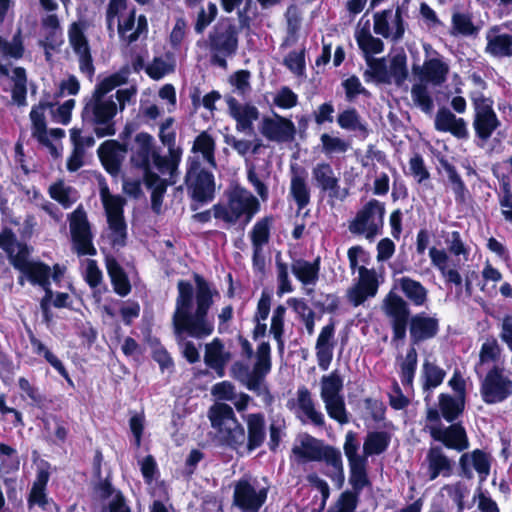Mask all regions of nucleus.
Listing matches in <instances>:
<instances>
[{
  "mask_svg": "<svg viewBox=\"0 0 512 512\" xmlns=\"http://www.w3.org/2000/svg\"><path fill=\"white\" fill-rule=\"evenodd\" d=\"M196 289L185 280L177 283L178 294L175 300V310L172 315V325L178 344L184 357L194 363L199 360V352L186 335L201 339L210 336L214 331V317L209 310L218 295L201 277L196 276Z\"/></svg>",
  "mask_w": 512,
  "mask_h": 512,
  "instance_id": "1",
  "label": "nucleus"
},
{
  "mask_svg": "<svg viewBox=\"0 0 512 512\" xmlns=\"http://www.w3.org/2000/svg\"><path fill=\"white\" fill-rule=\"evenodd\" d=\"M209 419L220 439L227 445L238 448L245 444V430L229 405L215 403L209 410ZM246 423L248 428L247 448L252 451L260 447L265 439L264 416L260 413L249 414L246 417Z\"/></svg>",
  "mask_w": 512,
  "mask_h": 512,
  "instance_id": "2",
  "label": "nucleus"
},
{
  "mask_svg": "<svg viewBox=\"0 0 512 512\" xmlns=\"http://www.w3.org/2000/svg\"><path fill=\"white\" fill-rule=\"evenodd\" d=\"M135 94L134 87L119 89L115 95L117 102L113 96L91 95L83 109V118L95 126L94 131L98 137L113 136L116 133L114 117L118 110H124L126 104L131 102Z\"/></svg>",
  "mask_w": 512,
  "mask_h": 512,
  "instance_id": "3",
  "label": "nucleus"
},
{
  "mask_svg": "<svg viewBox=\"0 0 512 512\" xmlns=\"http://www.w3.org/2000/svg\"><path fill=\"white\" fill-rule=\"evenodd\" d=\"M446 243L448 252L436 247L429 249L431 264L439 270L447 283L460 286L463 278L458 268L468 260L469 248L462 241L458 231H453Z\"/></svg>",
  "mask_w": 512,
  "mask_h": 512,
  "instance_id": "4",
  "label": "nucleus"
},
{
  "mask_svg": "<svg viewBox=\"0 0 512 512\" xmlns=\"http://www.w3.org/2000/svg\"><path fill=\"white\" fill-rule=\"evenodd\" d=\"M259 210V200L250 191L239 186L229 190L227 203L212 207L214 217L229 224H235L241 219L248 224Z\"/></svg>",
  "mask_w": 512,
  "mask_h": 512,
  "instance_id": "5",
  "label": "nucleus"
},
{
  "mask_svg": "<svg viewBox=\"0 0 512 512\" xmlns=\"http://www.w3.org/2000/svg\"><path fill=\"white\" fill-rule=\"evenodd\" d=\"M271 348L269 343L262 342L256 351V362L251 370L243 363H235L232 371L237 379H239L249 390L258 391L261 387L262 379L271 370Z\"/></svg>",
  "mask_w": 512,
  "mask_h": 512,
  "instance_id": "6",
  "label": "nucleus"
},
{
  "mask_svg": "<svg viewBox=\"0 0 512 512\" xmlns=\"http://www.w3.org/2000/svg\"><path fill=\"white\" fill-rule=\"evenodd\" d=\"M236 29L231 24H218L208 36V48L211 62L221 68H226V58L233 55L237 49Z\"/></svg>",
  "mask_w": 512,
  "mask_h": 512,
  "instance_id": "7",
  "label": "nucleus"
},
{
  "mask_svg": "<svg viewBox=\"0 0 512 512\" xmlns=\"http://www.w3.org/2000/svg\"><path fill=\"white\" fill-rule=\"evenodd\" d=\"M385 207L378 200H370L349 224L352 234L363 235L367 240L373 241L381 233Z\"/></svg>",
  "mask_w": 512,
  "mask_h": 512,
  "instance_id": "8",
  "label": "nucleus"
},
{
  "mask_svg": "<svg viewBox=\"0 0 512 512\" xmlns=\"http://www.w3.org/2000/svg\"><path fill=\"white\" fill-rule=\"evenodd\" d=\"M471 101L474 108L473 128L476 136L486 142L501 126L496 112L493 109V100L482 93H473Z\"/></svg>",
  "mask_w": 512,
  "mask_h": 512,
  "instance_id": "9",
  "label": "nucleus"
},
{
  "mask_svg": "<svg viewBox=\"0 0 512 512\" xmlns=\"http://www.w3.org/2000/svg\"><path fill=\"white\" fill-rule=\"evenodd\" d=\"M267 494L268 488L255 479L242 478L234 484L233 504L243 512H258Z\"/></svg>",
  "mask_w": 512,
  "mask_h": 512,
  "instance_id": "10",
  "label": "nucleus"
},
{
  "mask_svg": "<svg viewBox=\"0 0 512 512\" xmlns=\"http://www.w3.org/2000/svg\"><path fill=\"white\" fill-rule=\"evenodd\" d=\"M360 442L356 433L348 431L343 445L344 454L350 469V483L355 490H362L368 483L366 456L359 453Z\"/></svg>",
  "mask_w": 512,
  "mask_h": 512,
  "instance_id": "11",
  "label": "nucleus"
},
{
  "mask_svg": "<svg viewBox=\"0 0 512 512\" xmlns=\"http://www.w3.org/2000/svg\"><path fill=\"white\" fill-rule=\"evenodd\" d=\"M481 394L487 404L502 402L512 394V379L503 368L494 366L482 381Z\"/></svg>",
  "mask_w": 512,
  "mask_h": 512,
  "instance_id": "12",
  "label": "nucleus"
},
{
  "mask_svg": "<svg viewBox=\"0 0 512 512\" xmlns=\"http://www.w3.org/2000/svg\"><path fill=\"white\" fill-rule=\"evenodd\" d=\"M355 39L364 53L368 65L378 75L385 69L384 59H373L371 56L383 51L384 44L381 39L374 37L370 32V21L361 18L355 31Z\"/></svg>",
  "mask_w": 512,
  "mask_h": 512,
  "instance_id": "13",
  "label": "nucleus"
},
{
  "mask_svg": "<svg viewBox=\"0 0 512 512\" xmlns=\"http://www.w3.org/2000/svg\"><path fill=\"white\" fill-rule=\"evenodd\" d=\"M70 232L73 248L78 255H95L92 232L87 215L82 206H78L70 216Z\"/></svg>",
  "mask_w": 512,
  "mask_h": 512,
  "instance_id": "14",
  "label": "nucleus"
},
{
  "mask_svg": "<svg viewBox=\"0 0 512 512\" xmlns=\"http://www.w3.org/2000/svg\"><path fill=\"white\" fill-rule=\"evenodd\" d=\"M383 311L390 319L393 329V339L403 340L406 336V329L410 310L407 302L399 295L390 292L383 301Z\"/></svg>",
  "mask_w": 512,
  "mask_h": 512,
  "instance_id": "15",
  "label": "nucleus"
},
{
  "mask_svg": "<svg viewBox=\"0 0 512 512\" xmlns=\"http://www.w3.org/2000/svg\"><path fill=\"white\" fill-rule=\"evenodd\" d=\"M159 137L161 142L168 147V155H155L154 165L162 175H169L170 183H176L182 150L175 147V132L172 129H160Z\"/></svg>",
  "mask_w": 512,
  "mask_h": 512,
  "instance_id": "16",
  "label": "nucleus"
},
{
  "mask_svg": "<svg viewBox=\"0 0 512 512\" xmlns=\"http://www.w3.org/2000/svg\"><path fill=\"white\" fill-rule=\"evenodd\" d=\"M86 23L73 22L68 28L69 46L78 57L80 70L88 75L94 71L89 41L85 34Z\"/></svg>",
  "mask_w": 512,
  "mask_h": 512,
  "instance_id": "17",
  "label": "nucleus"
},
{
  "mask_svg": "<svg viewBox=\"0 0 512 512\" xmlns=\"http://www.w3.org/2000/svg\"><path fill=\"white\" fill-rule=\"evenodd\" d=\"M260 133L268 140L273 142H288L294 138V123L278 114L271 117H263L259 123Z\"/></svg>",
  "mask_w": 512,
  "mask_h": 512,
  "instance_id": "18",
  "label": "nucleus"
},
{
  "mask_svg": "<svg viewBox=\"0 0 512 512\" xmlns=\"http://www.w3.org/2000/svg\"><path fill=\"white\" fill-rule=\"evenodd\" d=\"M187 185L192 192V197L200 202H206L213 198L215 191L213 174L199 169L198 166L192 167L187 173Z\"/></svg>",
  "mask_w": 512,
  "mask_h": 512,
  "instance_id": "19",
  "label": "nucleus"
},
{
  "mask_svg": "<svg viewBox=\"0 0 512 512\" xmlns=\"http://www.w3.org/2000/svg\"><path fill=\"white\" fill-rule=\"evenodd\" d=\"M404 24L399 9L395 13L384 10L374 15V32L384 38L399 41L404 35Z\"/></svg>",
  "mask_w": 512,
  "mask_h": 512,
  "instance_id": "20",
  "label": "nucleus"
},
{
  "mask_svg": "<svg viewBox=\"0 0 512 512\" xmlns=\"http://www.w3.org/2000/svg\"><path fill=\"white\" fill-rule=\"evenodd\" d=\"M322 441L303 433L297 436L292 447V459L298 464L320 461Z\"/></svg>",
  "mask_w": 512,
  "mask_h": 512,
  "instance_id": "21",
  "label": "nucleus"
},
{
  "mask_svg": "<svg viewBox=\"0 0 512 512\" xmlns=\"http://www.w3.org/2000/svg\"><path fill=\"white\" fill-rule=\"evenodd\" d=\"M419 79L434 86H440L447 80L449 65L441 56L425 59L421 66L413 68Z\"/></svg>",
  "mask_w": 512,
  "mask_h": 512,
  "instance_id": "22",
  "label": "nucleus"
},
{
  "mask_svg": "<svg viewBox=\"0 0 512 512\" xmlns=\"http://www.w3.org/2000/svg\"><path fill=\"white\" fill-rule=\"evenodd\" d=\"M229 115L236 121L239 132L251 131L253 123L259 117L258 109L249 103H240L233 97L226 98Z\"/></svg>",
  "mask_w": 512,
  "mask_h": 512,
  "instance_id": "23",
  "label": "nucleus"
},
{
  "mask_svg": "<svg viewBox=\"0 0 512 512\" xmlns=\"http://www.w3.org/2000/svg\"><path fill=\"white\" fill-rule=\"evenodd\" d=\"M294 408L301 421L308 420L316 426L324 425V415L316 409L311 392L305 386L298 388Z\"/></svg>",
  "mask_w": 512,
  "mask_h": 512,
  "instance_id": "24",
  "label": "nucleus"
},
{
  "mask_svg": "<svg viewBox=\"0 0 512 512\" xmlns=\"http://www.w3.org/2000/svg\"><path fill=\"white\" fill-rule=\"evenodd\" d=\"M430 434L433 439L442 442L448 448L463 451L468 447L466 432L458 424L449 427L432 426L430 427Z\"/></svg>",
  "mask_w": 512,
  "mask_h": 512,
  "instance_id": "25",
  "label": "nucleus"
},
{
  "mask_svg": "<svg viewBox=\"0 0 512 512\" xmlns=\"http://www.w3.org/2000/svg\"><path fill=\"white\" fill-rule=\"evenodd\" d=\"M48 104L39 103L32 108L30 119L32 122V135L42 144L50 145V137L59 139L64 136V130L60 128L46 129L45 110Z\"/></svg>",
  "mask_w": 512,
  "mask_h": 512,
  "instance_id": "26",
  "label": "nucleus"
},
{
  "mask_svg": "<svg viewBox=\"0 0 512 512\" xmlns=\"http://www.w3.org/2000/svg\"><path fill=\"white\" fill-rule=\"evenodd\" d=\"M15 268L22 272L32 284L41 286L45 294H47V289H51L49 281L51 269L48 265L32 262L28 260V257H24L15 261Z\"/></svg>",
  "mask_w": 512,
  "mask_h": 512,
  "instance_id": "27",
  "label": "nucleus"
},
{
  "mask_svg": "<svg viewBox=\"0 0 512 512\" xmlns=\"http://www.w3.org/2000/svg\"><path fill=\"white\" fill-rule=\"evenodd\" d=\"M148 24L144 15L136 17L135 11H130L126 16L118 20V33L120 37L132 43L147 33Z\"/></svg>",
  "mask_w": 512,
  "mask_h": 512,
  "instance_id": "28",
  "label": "nucleus"
},
{
  "mask_svg": "<svg viewBox=\"0 0 512 512\" xmlns=\"http://www.w3.org/2000/svg\"><path fill=\"white\" fill-rule=\"evenodd\" d=\"M335 325L330 323L324 326L316 341V357L318 365L322 370H327L332 358L335 347Z\"/></svg>",
  "mask_w": 512,
  "mask_h": 512,
  "instance_id": "29",
  "label": "nucleus"
},
{
  "mask_svg": "<svg viewBox=\"0 0 512 512\" xmlns=\"http://www.w3.org/2000/svg\"><path fill=\"white\" fill-rule=\"evenodd\" d=\"M312 180L319 189L328 192L330 197H338L339 177L329 163H317L312 168Z\"/></svg>",
  "mask_w": 512,
  "mask_h": 512,
  "instance_id": "30",
  "label": "nucleus"
},
{
  "mask_svg": "<svg viewBox=\"0 0 512 512\" xmlns=\"http://www.w3.org/2000/svg\"><path fill=\"white\" fill-rule=\"evenodd\" d=\"M435 128L441 132H449L460 139L467 138L469 135L465 120L456 117L449 109L444 107L436 113Z\"/></svg>",
  "mask_w": 512,
  "mask_h": 512,
  "instance_id": "31",
  "label": "nucleus"
},
{
  "mask_svg": "<svg viewBox=\"0 0 512 512\" xmlns=\"http://www.w3.org/2000/svg\"><path fill=\"white\" fill-rule=\"evenodd\" d=\"M290 195L299 209L305 208L310 202V188L307 183V172L298 165L291 166Z\"/></svg>",
  "mask_w": 512,
  "mask_h": 512,
  "instance_id": "32",
  "label": "nucleus"
},
{
  "mask_svg": "<svg viewBox=\"0 0 512 512\" xmlns=\"http://www.w3.org/2000/svg\"><path fill=\"white\" fill-rule=\"evenodd\" d=\"M425 461L429 480H435L439 476L449 477L452 473L454 463L440 447H431Z\"/></svg>",
  "mask_w": 512,
  "mask_h": 512,
  "instance_id": "33",
  "label": "nucleus"
},
{
  "mask_svg": "<svg viewBox=\"0 0 512 512\" xmlns=\"http://www.w3.org/2000/svg\"><path fill=\"white\" fill-rule=\"evenodd\" d=\"M126 149L115 140H107L98 148V155L110 174H117L125 157Z\"/></svg>",
  "mask_w": 512,
  "mask_h": 512,
  "instance_id": "34",
  "label": "nucleus"
},
{
  "mask_svg": "<svg viewBox=\"0 0 512 512\" xmlns=\"http://www.w3.org/2000/svg\"><path fill=\"white\" fill-rule=\"evenodd\" d=\"M438 319L419 313L410 320V337L414 343L433 338L438 332Z\"/></svg>",
  "mask_w": 512,
  "mask_h": 512,
  "instance_id": "35",
  "label": "nucleus"
},
{
  "mask_svg": "<svg viewBox=\"0 0 512 512\" xmlns=\"http://www.w3.org/2000/svg\"><path fill=\"white\" fill-rule=\"evenodd\" d=\"M485 51L494 57L512 56V36L500 33L498 26L491 27L486 33Z\"/></svg>",
  "mask_w": 512,
  "mask_h": 512,
  "instance_id": "36",
  "label": "nucleus"
},
{
  "mask_svg": "<svg viewBox=\"0 0 512 512\" xmlns=\"http://www.w3.org/2000/svg\"><path fill=\"white\" fill-rule=\"evenodd\" d=\"M460 465L467 476H471L474 469L485 480L490 471V460L488 455L481 450H474L472 453H464L460 458Z\"/></svg>",
  "mask_w": 512,
  "mask_h": 512,
  "instance_id": "37",
  "label": "nucleus"
},
{
  "mask_svg": "<svg viewBox=\"0 0 512 512\" xmlns=\"http://www.w3.org/2000/svg\"><path fill=\"white\" fill-rule=\"evenodd\" d=\"M320 461H324L327 466L326 475L338 485H341L344 481V467L340 450L332 446L324 445L321 451Z\"/></svg>",
  "mask_w": 512,
  "mask_h": 512,
  "instance_id": "38",
  "label": "nucleus"
},
{
  "mask_svg": "<svg viewBox=\"0 0 512 512\" xmlns=\"http://www.w3.org/2000/svg\"><path fill=\"white\" fill-rule=\"evenodd\" d=\"M100 198L104 208L106 220H125L124 206L126 200L119 196L110 193L106 185L100 188Z\"/></svg>",
  "mask_w": 512,
  "mask_h": 512,
  "instance_id": "39",
  "label": "nucleus"
},
{
  "mask_svg": "<svg viewBox=\"0 0 512 512\" xmlns=\"http://www.w3.org/2000/svg\"><path fill=\"white\" fill-rule=\"evenodd\" d=\"M135 142L137 150L132 158L136 166L148 169L151 159L158 155L153 148V137L148 133H139L136 135Z\"/></svg>",
  "mask_w": 512,
  "mask_h": 512,
  "instance_id": "40",
  "label": "nucleus"
},
{
  "mask_svg": "<svg viewBox=\"0 0 512 512\" xmlns=\"http://www.w3.org/2000/svg\"><path fill=\"white\" fill-rule=\"evenodd\" d=\"M292 273L303 285H315L319 278L320 260L313 262L303 259L294 260L291 266Z\"/></svg>",
  "mask_w": 512,
  "mask_h": 512,
  "instance_id": "41",
  "label": "nucleus"
},
{
  "mask_svg": "<svg viewBox=\"0 0 512 512\" xmlns=\"http://www.w3.org/2000/svg\"><path fill=\"white\" fill-rule=\"evenodd\" d=\"M0 247L7 253L11 264L15 267V261L29 256V249L25 244L19 243L10 230L0 233Z\"/></svg>",
  "mask_w": 512,
  "mask_h": 512,
  "instance_id": "42",
  "label": "nucleus"
},
{
  "mask_svg": "<svg viewBox=\"0 0 512 512\" xmlns=\"http://www.w3.org/2000/svg\"><path fill=\"white\" fill-rule=\"evenodd\" d=\"M391 441L389 433L374 431L367 434L363 443V454L368 460L369 456L380 455L386 451Z\"/></svg>",
  "mask_w": 512,
  "mask_h": 512,
  "instance_id": "43",
  "label": "nucleus"
},
{
  "mask_svg": "<svg viewBox=\"0 0 512 512\" xmlns=\"http://www.w3.org/2000/svg\"><path fill=\"white\" fill-rule=\"evenodd\" d=\"M147 187L151 190V206L154 212L160 213L163 196L166 192L167 184H171L169 178L161 179L157 174L147 172L145 176Z\"/></svg>",
  "mask_w": 512,
  "mask_h": 512,
  "instance_id": "44",
  "label": "nucleus"
},
{
  "mask_svg": "<svg viewBox=\"0 0 512 512\" xmlns=\"http://www.w3.org/2000/svg\"><path fill=\"white\" fill-rule=\"evenodd\" d=\"M397 283L405 296L415 305L422 306L427 301V289L418 281L402 277Z\"/></svg>",
  "mask_w": 512,
  "mask_h": 512,
  "instance_id": "45",
  "label": "nucleus"
},
{
  "mask_svg": "<svg viewBox=\"0 0 512 512\" xmlns=\"http://www.w3.org/2000/svg\"><path fill=\"white\" fill-rule=\"evenodd\" d=\"M193 153H200L203 160L211 167H216L215 161V140L206 131L200 133L194 140Z\"/></svg>",
  "mask_w": 512,
  "mask_h": 512,
  "instance_id": "46",
  "label": "nucleus"
},
{
  "mask_svg": "<svg viewBox=\"0 0 512 512\" xmlns=\"http://www.w3.org/2000/svg\"><path fill=\"white\" fill-rule=\"evenodd\" d=\"M229 359L228 353L224 349L223 343L215 338L211 343L206 345L205 363L213 369L219 370L224 367Z\"/></svg>",
  "mask_w": 512,
  "mask_h": 512,
  "instance_id": "47",
  "label": "nucleus"
},
{
  "mask_svg": "<svg viewBox=\"0 0 512 512\" xmlns=\"http://www.w3.org/2000/svg\"><path fill=\"white\" fill-rule=\"evenodd\" d=\"M272 223L273 218L268 216L258 220L254 224L249 233L253 249H263L269 242Z\"/></svg>",
  "mask_w": 512,
  "mask_h": 512,
  "instance_id": "48",
  "label": "nucleus"
},
{
  "mask_svg": "<svg viewBox=\"0 0 512 512\" xmlns=\"http://www.w3.org/2000/svg\"><path fill=\"white\" fill-rule=\"evenodd\" d=\"M129 75V69L124 68L120 71L113 73L103 78L95 87L92 95L109 97L108 93L114 90L116 87L125 84Z\"/></svg>",
  "mask_w": 512,
  "mask_h": 512,
  "instance_id": "49",
  "label": "nucleus"
},
{
  "mask_svg": "<svg viewBox=\"0 0 512 512\" xmlns=\"http://www.w3.org/2000/svg\"><path fill=\"white\" fill-rule=\"evenodd\" d=\"M129 75V69L124 68L120 71L113 73L103 78L95 87L92 95L109 97L108 93L114 90L116 87L125 84Z\"/></svg>",
  "mask_w": 512,
  "mask_h": 512,
  "instance_id": "50",
  "label": "nucleus"
},
{
  "mask_svg": "<svg viewBox=\"0 0 512 512\" xmlns=\"http://www.w3.org/2000/svg\"><path fill=\"white\" fill-rule=\"evenodd\" d=\"M320 397L322 401L342 396L343 380L340 375L334 371L328 375L322 376L320 380Z\"/></svg>",
  "mask_w": 512,
  "mask_h": 512,
  "instance_id": "51",
  "label": "nucleus"
},
{
  "mask_svg": "<svg viewBox=\"0 0 512 512\" xmlns=\"http://www.w3.org/2000/svg\"><path fill=\"white\" fill-rule=\"evenodd\" d=\"M411 98L415 106L424 113L430 114L434 109V101L428 89V84L421 81L411 88Z\"/></svg>",
  "mask_w": 512,
  "mask_h": 512,
  "instance_id": "52",
  "label": "nucleus"
},
{
  "mask_svg": "<svg viewBox=\"0 0 512 512\" xmlns=\"http://www.w3.org/2000/svg\"><path fill=\"white\" fill-rule=\"evenodd\" d=\"M49 194L52 199L60 203L64 208H69L79 198L77 191L62 181L51 185Z\"/></svg>",
  "mask_w": 512,
  "mask_h": 512,
  "instance_id": "53",
  "label": "nucleus"
},
{
  "mask_svg": "<svg viewBox=\"0 0 512 512\" xmlns=\"http://www.w3.org/2000/svg\"><path fill=\"white\" fill-rule=\"evenodd\" d=\"M106 266L116 293L121 296L127 295L130 292V284L120 265L115 259H107Z\"/></svg>",
  "mask_w": 512,
  "mask_h": 512,
  "instance_id": "54",
  "label": "nucleus"
},
{
  "mask_svg": "<svg viewBox=\"0 0 512 512\" xmlns=\"http://www.w3.org/2000/svg\"><path fill=\"white\" fill-rule=\"evenodd\" d=\"M321 150L327 156L346 153L351 148V143L337 135L323 133L320 136Z\"/></svg>",
  "mask_w": 512,
  "mask_h": 512,
  "instance_id": "55",
  "label": "nucleus"
},
{
  "mask_svg": "<svg viewBox=\"0 0 512 512\" xmlns=\"http://www.w3.org/2000/svg\"><path fill=\"white\" fill-rule=\"evenodd\" d=\"M465 400L461 397H452L447 394L439 396V408L447 421L455 420L464 409Z\"/></svg>",
  "mask_w": 512,
  "mask_h": 512,
  "instance_id": "56",
  "label": "nucleus"
},
{
  "mask_svg": "<svg viewBox=\"0 0 512 512\" xmlns=\"http://www.w3.org/2000/svg\"><path fill=\"white\" fill-rule=\"evenodd\" d=\"M106 238L113 247H122L127 239V224L125 220H106Z\"/></svg>",
  "mask_w": 512,
  "mask_h": 512,
  "instance_id": "57",
  "label": "nucleus"
},
{
  "mask_svg": "<svg viewBox=\"0 0 512 512\" xmlns=\"http://www.w3.org/2000/svg\"><path fill=\"white\" fill-rule=\"evenodd\" d=\"M338 125L349 131H366V125L355 108H348L341 111L337 116Z\"/></svg>",
  "mask_w": 512,
  "mask_h": 512,
  "instance_id": "58",
  "label": "nucleus"
},
{
  "mask_svg": "<svg viewBox=\"0 0 512 512\" xmlns=\"http://www.w3.org/2000/svg\"><path fill=\"white\" fill-rule=\"evenodd\" d=\"M477 32L478 29L473 24L470 15L459 12L452 15V35L473 36L476 35Z\"/></svg>",
  "mask_w": 512,
  "mask_h": 512,
  "instance_id": "59",
  "label": "nucleus"
},
{
  "mask_svg": "<svg viewBox=\"0 0 512 512\" xmlns=\"http://www.w3.org/2000/svg\"><path fill=\"white\" fill-rule=\"evenodd\" d=\"M500 357V347L494 338L487 339L481 346L479 353V364L476 372L479 374L481 368L486 364L496 363Z\"/></svg>",
  "mask_w": 512,
  "mask_h": 512,
  "instance_id": "60",
  "label": "nucleus"
},
{
  "mask_svg": "<svg viewBox=\"0 0 512 512\" xmlns=\"http://www.w3.org/2000/svg\"><path fill=\"white\" fill-rule=\"evenodd\" d=\"M286 308L283 305H278L274 310L271 318L270 334L278 343L279 349H283V333H284V318Z\"/></svg>",
  "mask_w": 512,
  "mask_h": 512,
  "instance_id": "61",
  "label": "nucleus"
},
{
  "mask_svg": "<svg viewBox=\"0 0 512 512\" xmlns=\"http://www.w3.org/2000/svg\"><path fill=\"white\" fill-rule=\"evenodd\" d=\"M275 263L278 281L277 295L282 296L285 293L292 292L293 286L289 279L288 266L282 261L280 253L276 255Z\"/></svg>",
  "mask_w": 512,
  "mask_h": 512,
  "instance_id": "62",
  "label": "nucleus"
},
{
  "mask_svg": "<svg viewBox=\"0 0 512 512\" xmlns=\"http://www.w3.org/2000/svg\"><path fill=\"white\" fill-rule=\"evenodd\" d=\"M47 481L48 475L41 472L32 486L28 499L29 506L38 505L43 507L46 504L45 486Z\"/></svg>",
  "mask_w": 512,
  "mask_h": 512,
  "instance_id": "63",
  "label": "nucleus"
},
{
  "mask_svg": "<svg viewBox=\"0 0 512 512\" xmlns=\"http://www.w3.org/2000/svg\"><path fill=\"white\" fill-rule=\"evenodd\" d=\"M325 409L330 418L336 420L341 424L348 422V416L345 408L343 396L323 401Z\"/></svg>",
  "mask_w": 512,
  "mask_h": 512,
  "instance_id": "64",
  "label": "nucleus"
}]
</instances>
